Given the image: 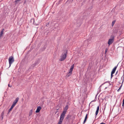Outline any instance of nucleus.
I'll list each match as a JSON object with an SVG mask.
<instances>
[{"label": "nucleus", "instance_id": "f257e3e1", "mask_svg": "<svg viewBox=\"0 0 124 124\" xmlns=\"http://www.w3.org/2000/svg\"><path fill=\"white\" fill-rule=\"evenodd\" d=\"M67 54V52L62 54L61 56V58L60 59V61H64L66 58Z\"/></svg>", "mask_w": 124, "mask_h": 124}, {"label": "nucleus", "instance_id": "f03ea898", "mask_svg": "<svg viewBox=\"0 0 124 124\" xmlns=\"http://www.w3.org/2000/svg\"><path fill=\"white\" fill-rule=\"evenodd\" d=\"M8 61L9 64V66H10L11 64L14 62V57L12 56H10L8 58Z\"/></svg>", "mask_w": 124, "mask_h": 124}, {"label": "nucleus", "instance_id": "7ed1b4c3", "mask_svg": "<svg viewBox=\"0 0 124 124\" xmlns=\"http://www.w3.org/2000/svg\"><path fill=\"white\" fill-rule=\"evenodd\" d=\"M111 38L109 39L108 42V44L109 46L113 43L114 40V36H112Z\"/></svg>", "mask_w": 124, "mask_h": 124}, {"label": "nucleus", "instance_id": "20e7f679", "mask_svg": "<svg viewBox=\"0 0 124 124\" xmlns=\"http://www.w3.org/2000/svg\"><path fill=\"white\" fill-rule=\"evenodd\" d=\"M66 114V113L62 112L60 116L59 120L63 121L65 115Z\"/></svg>", "mask_w": 124, "mask_h": 124}, {"label": "nucleus", "instance_id": "39448f33", "mask_svg": "<svg viewBox=\"0 0 124 124\" xmlns=\"http://www.w3.org/2000/svg\"><path fill=\"white\" fill-rule=\"evenodd\" d=\"M68 105H67L64 108H63V112H64L66 113L67 110L68 109Z\"/></svg>", "mask_w": 124, "mask_h": 124}, {"label": "nucleus", "instance_id": "423d86ee", "mask_svg": "<svg viewBox=\"0 0 124 124\" xmlns=\"http://www.w3.org/2000/svg\"><path fill=\"white\" fill-rule=\"evenodd\" d=\"M41 109V107L40 106H38L37 108L36 111H35L36 113H38L39 112L40 110Z\"/></svg>", "mask_w": 124, "mask_h": 124}, {"label": "nucleus", "instance_id": "0eeeda50", "mask_svg": "<svg viewBox=\"0 0 124 124\" xmlns=\"http://www.w3.org/2000/svg\"><path fill=\"white\" fill-rule=\"evenodd\" d=\"M19 99V98L18 97H17L16 99L13 102V103L14 104L16 105V103L18 102Z\"/></svg>", "mask_w": 124, "mask_h": 124}, {"label": "nucleus", "instance_id": "6e6552de", "mask_svg": "<svg viewBox=\"0 0 124 124\" xmlns=\"http://www.w3.org/2000/svg\"><path fill=\"white\" fill-rule=\"evenodd\" d=\"M118 65H117V66H115L114 68L113 69L111 73H114L115 72V71Z\"/></svg>", "mask_w": 124, "mask_h": 124}, {"label": "nucleus", "instance_id": "1a4fd4ad", "mask_svg": "<svg viewBox=\"0 0 124 124\" xmlns=\"http://www.w3.org/2000/svg\"><path fill=\"white\" fill-rule=\"evenodd\" d=\"M99 106H98L97 107V109L95 112L96 116L98 114L99 110Z\"/></svg>", "mask_w": 124, "mask_h": 124}, {"label": "nucleus", "instance_id": "9d476101", "mask_svg": "<svg viewBox=\"0 0 124 124\" xmlns=\"http://www.w3.org/2000/svg\"><path fill=\"white\" fill-rule=\"evenodd\" d=\"M4 30V29H3L0 32V37H1L3 34V32Z\"/></svg>", "mask_w": 124, "mask_h": 124}, {"label": "nucleus", "instance_id": "9b49d317", "mask_svg": "<svg viewBox=\"0 0 124 124\" xmlns=\"http://www.w3.org/2000/svg\"><path fill=\"white\" fill-rule=\"evenodd\" d=\"M74 67V64L73 65L71 66V67L70 68V70H69V71L72 72L73 69Z\"/></svg>", "mask_w": 124, "mask_h": 124}, {"label": "nucleus", "instance_id": "f8f14e48", "mask_svg": "<svg viewBox=\"0 0 124 124\" xmlns=\"http://www.w3.org/2000/svg\"><path fill=\"white\" fill-rule=\"evenodd\" d=\"M87 115H88L87 114H86V115L85 116V119H84V122H83V124H84L85 122V121H86V120L87 118Z\"/></svg>", "mask_w": 124, "mask_h": 124}, {"label": "nucleus", "instance_id": "ddd939ff", "mask_svg": "<svg viewBox=\"0 0 124 124\" xmlns=\"http://www.w3.org/2000/svg\"><path fill=\"white\" fill-rule=\"evenodd\" d=\"M118 30L117 29H115L113 30V32L114 33H117L118 31Z\"/></svg>", "mask_w": 124, "mask_h": 124}, {"label": "nucleus", "instance_id": "4468645a", "mask_svg": "<svg viewBox=\"0 0 124 124\" xmlns=\"http://www.w3.org/2000/svg\"><path fill=\"white\" fill-rule=\"evenodd\" d=\"M71 73L72 72L69 71V72L67 74V76L68 77H69L71 75Z\"/></svg>", "mask_w": 124, "mask_h": 124}, {"label": "nucleus", "instance_id": "2eb2a0df", "mask_svg": "<svg viewBox=\"0 0 124 124\" xmlns=\"http://www.w3.org/2000/svg\"><path fill=\"white\" fill-rule=\"evenodd\" d=\"M32 109L29 112V115L30 116L32 114Z\"/></svg>", "mask_w": 124, "mask_h": 124}, {"label": "nucleus", "instance_id": "dca6fc26", "mask_svg": "<svg viewBox=\"0 0 124 124\" xmlns=\"http://www.w3.org/2000/svg\"><path fill=\"white\" fill-rule=\"evenodd\" d=\"M116 22L115 20H114L112 21V26H113Z\"/></svg>", "mask_w": 124, "mask_h": 124}, {"label": "nucleus", "instance_id": "f3484780", "mask_svg": "<svg viewBox=\"0 0 124 124\" xmlns=\"http://www.w3.org/2000/svg\"><path fill=\"white\" fill-rule=\"evenodd\" d=\"M21 0H16L15 2L16 3V4L18 3Z\"/></svg>", "mask_w": 124, "mask_h": 124}, {"label": "nucleus", "instance_id": "a211bd4d", "mask_svg": "<svg viewBox=\"0 0 124 124\" xmlns=\"http://www.w3.org/2000/svg\"><path fill=\"white\" fill-rule=\"evenodd\" d=\"M62 121L59 120V121L58 122V124H62Z\"/></svg>", "mask_w": 124, "mask_h": 124}, {"label": "nucleus", "instance_id": "6ab92c4d", "mask_svg": "<svg viewBox=\"0 0 124 124\" xmlns=\"http://www.w3.org/2000/svg\"><path fill=\"white\" fill-rule=\"evenodd\" d=\"M122 86V84L121 85V86H120V87H119V89L117 90V92H118L120 90L121 88V87Z\"/></svg>", "mask_w": 124, "mask_h": 124}, {"label": "nucleus", "instance_id": "aec40b11", "mask_svg": "<svg viewBox=\"0 0 124 124\" xmlns=\"http://www.w3.org/2000/svg\"><path fill=\"white\" fill-rule=\"evenodd\" d=\"M36 65V63H35L34 64H33L32 65V67H34Z\"/></svg>", "mask_w": 124, "mask_h": 124}, {"label": "nucleus", "instance_id": "412c9836", "mask_svg": "<svg viewBox=\"0 0 124 124\" xmlns=\"http://www.w3.org/2000/svg\"><path fill=\"white\" fill-rule=\"evenodd\" d=\"M70 117V115H68L66 117V119H68Z\"/></svg>", "mask_w": 124, "mask_h": 124}, {"label": "nucleus", "instance_id": "4be33fe9", "mask_svg": "<svg viewBox=\"0 0 124 124\" xmlns=\"http://www.w3.org/2000/svg\"><path fill=\"white\" fill-rule=\"evenodd\" d=\"M13 107H12L11 106L10 108L9 109V112L10 111H11L12 109H13Z\"/></svg>", "mask_w": 124, "mask_h": 124}, {"label": "nucleus", "instance_id": "5701e85b", "mask_svg": "<svg viewBox=\"0 0 124 124\" xmlns=\"http://www.w3.org/2000/svg\"><path fill=\"white\" fill-rule=\"evenodd\" d=\"M15 105H16L13 103L11 106L13 108V107L15 106Z\"/></svg>", "mask_w": 124, "mask_h": 124}, {"label": "nucleus", "instance_id": "b1692460", "mask_svg": "<svg viewBox=\"0 0 124 124\" xmlns=\"http://www.w3.org/2000/svg\"><path fill=\"white\" fill-rule=\"evenodd\" d=\"M15 105H16L13 103L11 106L13 108V107L15 106Z\"/></svg>", "mask_w": 124, "mask_h": 124}, {"label": "nucleus", "instance_id": "393cba45", "mask_svg": "<svg viewBox=\"0 0 124 124\" xmlns=\"http://www.w3.org/2000/svg\"><path fill=\"white\" fill-rule=\"evenodd\" d=\"M114 74V73H111V78H112V77L113 76V74Z\"/></svg>", "mask_w": 124, "mask_h": 124}, {"label": "nucleus", "instance_id": "a878e982", "mask_svg": "<svg viewBox=\"0 0 124 124\" xmlns=\"http://www.w3.org/2000/svg\"><path fill=\"white\" fill-rule=\"evenodd\" d=\"M107 49H106L105 50V53H106L107 52Z\"/></svg>", "mask_w": 124, "mask_h": 124}, {"label": "nucleus", "instance_id": "bb28decb", "mask_svg": "<svg viewBox=\"0 0 124 124\" xmlns=\"http://www.w3.org/2000/svg\"><path fill=\"white\" fill-rule=\"evenodd\" d=\"M124 103H123V102L122 106H123V107H124Z\"/></svg>", "mask_w": 124, "mask_h": 124}, {"label": "nucleus", "instance_id": "cd10ccee", "mask_svg": "<svg viewBox=\"0 0 124 124\" xmlns=\"http://www.w3.org/2000/svg\"><path fill=\"white\" fill-rule=\"evenodd\" d=\"M123 77V79H124V74L123 75L122 77V78ZM124 80V79H123V81Z\"/></svg>", "mask_w": 124, "mask_h": 124}, {"label": "nucleus", "instance_id": "c85d7f7f", "mask_svg": "<svg viewBox=\"0 0 124 124\" xmlns=\"http://www.w3.org/2000/svg\"><path fill=\"white\" fill-rule=\"evenodd\" d=\"M100 124H105V123L103 122L101 123Z\"/></svg>", "mask_w": 124, "mask_h": 124}, {"label": "nucleus", "instance_id": "c756f323", "mask_svg": "<svg viewBox=\"0 0 124 124\" xmlns=\"http://www.w3.org/2000/svg\"><path fill=\"white\" fill-rule=\"evenodd\" d=\"M123 103L124 102V98L123 99Z\"/></svg>", "mask_w": 124, "mask_h": 124}, {"label": "nucleus", "instance_id": "7c9ffc66", "mask_svg": "<svg viewBox=\"0 0 124 124\" xmlns=\"http://www.w3.org/2000/svg\"><path fill=\"white\" fill-rule=\"evenodd\" d=\"M8 86L9 87H10V86H9V84H8Z\"/></svg>", "mask_w": 124, "mask_h": 124}, {"label": "nucleus", "instance_id": "2f4dec72", "mask_svg": "<svg viewBox=\"0 0 124 124\" xmlns=\"http://www.w3.org/2000/svg\"><path fill=\"white\" fill-rule=\"evenodd\" d=\"M58 112V111H56V112L55 113H56V112Z\"/></svg>", "mask_w": 124, "mask_h": 124}]
</instances>
